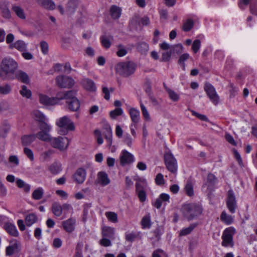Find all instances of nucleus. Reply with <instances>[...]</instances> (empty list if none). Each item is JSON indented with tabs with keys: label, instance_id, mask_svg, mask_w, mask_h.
I'll return each mask as SVG.
<instances>
[{
	"label": "nucleus",
	"instance_id": "nucleus-26",
	"mask_svg": "<svg viewBox=\"0 0 257 257\" xmlns=\"http://www.w3.org/2000/svg\"><path fill=\"white\" fill-rule=\"evenodd\" d=\"M12 10L19 18L22 20L26 19V17L25 13L21 7L16 5H13L12 6Z\"/></svg>",
	"mask_w": 257,
	"mask_h": 257
},
{
	"label": "nucleus",
	"instance_id": "nucleus-59",
	"mask_svg": "<svg viewBox=\"0 0 257 257\" xmlns=\"http://www.w3.org/2000/svg\"><path fill=\"white\" fill-rule=\"evenodd\" d=\"M40 128L41 131H44L49 133L52 128V127L50 124H48L45 121H43L41 122V124H40Z\"/></svg>",
	"mask_w": 257,
	"mask_h": 257
},
{
	"label": "nucleus",
	"instance_id": "nucleus-21",
	"mask_svg": "<svg viewBox=\"0 0 257 257\" xmlns=\"http://www.w3.org/2000/svg\"><path fill=\"white\" fill-rule=\"evenodd\" d=\"M11 130V125L7 120H4L0 123V138H5Z\"/></svg>",
	"mask_w": 257,
	"mask_h": 257
},
{
	"label": "nucleus",
	"instance_id": "nucleus-35",
	"mask_svg": "<svg viewBox=\"0 0 257 257\" xmlns=\"http://www.w3.org/2000/svg\"><path fill=\"white\" fill-rule=\"evenodd\" d=\"M220 220L225 224L229 225L233 222L234 218L233 216L227 214L226 212L224 211L221 214Z\"/></svg>",
	"mask_w": 257,
	"mask_h": 257
},
{
	"label": "nucleus",
	"instance_id": "nucleus-36",
	"mask_svg": "<svg viewBox=\"0 0 257 257\" xmlns=\"http://www.w3.org/2000/svg\"><path fill=\"white\" fill-rule=\"evenodd\" d=\"M197 225V224L196 223H192L188 227L182 228L179 232V236H186L190 234Z\"/></svg>",
	"mask_w": 257,
	"mask_h": 257
},
{
	"label": "nucleus",
	"instance_id": "nucleus-41",
	"mask_svg": "<svg viewBox=\"0 0 257 257\" xmlns=\"http://www.w3.org/2000/svg\"><path fill=\"white\" fill-rule=\"evenodd\" d=\"M104 136L108 145L110 146L112 145V132L110 127L106 129L104 133Z\"/></svg>",
	"mask_w": 257,
	"mask_h": 257
},
{
	"label": "nucleus",
	"instance_id": "nucleus-39",
	"mask_svg": "<svg viewBox=\"0 0 257 257\" xmlns=\"http://www.w3.org/2000/svg\"><path fill=\"white\" fill-rule=\"evenodd\" d=\"M37 220V217L34 213H31L26 216L25 222L28 226H31Z\"/></svg>",
	"mask_w": 257,
	"mask_h": 257
},
{
	"label": "nucleus",
	"instance_id": "nucleus-57",
	"mask_svg": "<svg viewBox=\"0 0 257 257\" xmlns=\"http://www.w3.org/2000/svg\"><path fill=\"white\" fill-rule=\"evenodd\" d=\"M201 47V42L199 40L196 39L193 42L192 45V50L194 53H197Z\"/></svg>",
	"mask_w": 257,
	"mask_h": 257
},
{
	"label": "nucleus",
	"instance_id": "nucleus-52",
	"mask_svg": "<svg viewBox=\"0 0 257 257\" xmlns=\"http://www.w3.org/2000/svg\"><path fill=\"white\" fill-rule=\"evenodd\" d=\"M123 113V110L121 108H116L111 111L109 113L110 117L115 119L117 116L121 115Z\"/></svg>",
	"mask_w": 257,
	"mask_h": 257
},
{
	"label": "nucleus",
	"instance_id": "nucleus-48",
	"mask_svg": "<svg viewBox=\"0 0 257 257\" xmlns=\"http://www.w3.org/2000/svg\"><path fill=\"white\" fill-rule=\"evenodd\" d=\"M190 56L188 53H184L180 56L179 60L178 63L182 65V69L183 70H185V61L189 59Z\"/></svg>",
	"mask_w": 257,
	"mask_h": 257
},
{
	"label": "nucleus",
	"instance_id": "nucleus-55",
	"mask_svg": "<svg viewBox=\"0 0 257 257\" xmlns=\"http://www.w3.org/2000/svg\"><path fill=\"white\" fill-rule=\"evenodd\" d=\"M102 45L105 48L108 49L111 46V42L109 38L106 36H102L100 38Z\"/></svg>",
	"mask_w": 257,
	"mask_h": 257
},
{
	"label": "nucleus",
	"instance_id": "nucleus-19",
	"mask_svg": "<svg viewBox=\"0 0 257 257\" xmlns=\"http://www.w3.org/2000/svg\"><path fill=\"white\" fill-rule=\"evenodd\" d=\"M10 49L15 48L18 51L23 52L27 51L28 48V43L23 40H19L15 41L13 44L9 45Z\"/></svg>",
	"mask_w": 257,
	"mask_h": 257
},
{
	"label": "nucleus",
	"instance_id": "nucleus-11",
	"mask_svg": "<svg viewBox=\"0 0 257 257\" xmlns=\"http://www.w3.org/2000/svg\"><path fill=\"white\" fill-rule=\"evenodd\" d=\"M120 163L121 166L129 165L135 161L134 155L126 150H123L119 156Z\"/></svg>",
	"mask_w": 257,
	"mask_h": 257
},
{
	"label": "nucleus",
	"instance_id": "nucleus-17",
	"mask_svg": "<svg viewBox=\"0 0 257 257\" xmlns=\"http://www.w3.org/2000/svg\"><path fill=\"white\" fill-rule=\"evenodd\" d=\"M73 94V90H70L66 92H60L57 93L56 96L55 97H53V99H54V105L58 104L60 100L62 99H65L66 101L68 99L70 98V97L72 96Z\"/></svg>",
	"mask_w": 257,
	"mask_h": 257
},
{
	"label": "nucleus",
	"instance_id": "nucleus-40",
	"mask_svg": "<svg viewBox=\"0 0 257 257\" xmlns=\"http://www.w3.org/2000/svg\"><path fill=\"white\" fill-rule=\"evenodd\" d=\"M44 189L42 187H38L35 189L32 194V198L35 200H40L44 194Z\"/></svg>",
	"mask_w": 257,
	"mask_h": 257
},
{
	"label": "nucleus",
	"instance_id": "nucleus-3",
	"mask_svg": "<svg viewBox=\"0 0 257 257\" xmlns=\"http://www.w3.org/2000/svg\"><path fill=\"white\" fill-rule=\"evenodd\" d=\"M56 123L59 127L58 134L61 135H66L69 131L75 130L74 123L68 116H64L58 119Z\"/></svg>",
	"mask_w": 257,
	"mask_h": 257
},
{
	"label": "nucleus",
	"instance_id": "nucleus-14",
	"mask_svg": "<svg viewBox=\"0 0 257 257\" xmlns=\"http://www.w3.org/2000/svg\"><path fill=\"white\" fill-rule=\"evenodd\" d=\"M86 177V171L83 168H78L73 175L74 181L78 184H82L85 180Z\"/></svg>",
	"mask_w": 257,
	"mask_h": 257
},
{
	"label": "nucleus",
	"instance_id": "nucleus-51",
	"mask_svg": "<svg viewBox=\"0 0 257 257\" xmlns=\"http://www.w3.org/2000/svg\"><path fill=\"white\" fill-rule=\"evenodd\" d=\"M166 90L169 94V98L173 101H177L179 99V95L174 91L169 89L166 88Z\"/></svg>",
	"mask_w": 257,
	"mask_h": 257
},
{
	"label": "nucleus",
	"instance_id": "nucleus-49",
	"mask_svg": "<svg viewBox=\"0 0 257 257\" xmlns=\"http://www.w3.org/2000/svg\"><path fill=\"white\" fill-rule=\"evenodd\" d=\"M102 93L104 94V98L107 100H109L110 99V93L113 92L114 91V89L112 87L110 88H108L106 86H102Z\"/></svg>",
	"mask_w": 257,
	"mask_h": 257
},
{
	"label": "nucleus",
	"instance_id": "nucleus-38",
	"mask_svg": "<svg viewBox=\"0 0 257 257\" xmlns=\"http://www.w3.org/2000/svg\"><path fill=\"white\" fill-rule=\"evenodd\" d=\"M36 137L39 140L46 142H50V140L52 139L49 133L44 131H40L38 132L36 136Z\"/></svg>",
	"mask_w": 257,
	"mask_h": 257
},
{
	"label": "nucleus",
	"instance_id": "nucleus-31",
	"mask_svg": "<svg viewBox=\"0 0 257 257\" xmlns=\"http://www.w3.org/2000/svg\"><path fill=\"white\" fill-rule=\"evenodd\" d=\"M49 170L53 175H57L62 170V165L59 162H54L49 167Z\"/></svg>",
	"mask_w": 257,
	"mask_h": 257
},
{
	"label": "nucleus",
	"instance_id": "nucleus-8",
	"mask_svg": "<svg viewBox=\"0 0 257 257\" xmlns=\"http://www.w3.org/2000/svg\"><path fill=\"white\" fill-rule=\"evenodd\" d=\"M164 160L167 169L173 173H176L177 171V162L171 153H166L164 155Z\"/></svg>",
	"mask_w": 257,
	"mask_h": 257
},
{
	"label": "nucleus",
	"instance_id": "nucleus-53",
	"mask_svg": "<svg viewBox=\"0 0 257 257\" xmlns=\"http://www.w3.org/2000/svg\"><path fill=\"white\" fill-rule=\"evenodd\" d=\"M76 8L75 2L71 1L68 2L67 8V12L69 14H72L74 12Z\"/></svg>",
	"mask_w": 257,
	"mask_h": 257
},
{
	"label": "nucleus",
	"instance_id": "nucleus-10",
	"mask_svg": "<svg viewBox=\"0 0 257 257\" xmlns=\"http://www.w3.org/2000/svg\"><path fill=\"white\" fill-rule=\"evenodd\" d=\"M56 82L58 86L61 88L72 87L75 83L74 80L69 76H59L56 78Z\"/></svg>",
	"mask_w": 257,
	"mask_h": 257
},
{
	"label": "nucleus",
	"instance_id": "nucleus-62",
	"mask_svg": "<svg viewBox=\"0 0 257 257\" xmlns=\"http://www.w3.org/2000/svg\"><path fill=\"white\" fill-rule=\"evenodd\" d=\"M40 47L41 51L43 53V54L46 55L48 53L49 46L46 42L42 41L40 43Z\"/></svg>",
	"mask_w": 257,
	"mask_h": 257
},
{
	"label": "nucleus",
	"instance_id": "nucleus-37",
	"mask_svg": "<svg viewBox=\"0 0 257 257\" xmlns=\"http://www.w3.org/2000/svg\"><path fill=\"white\" fill-rule=\"evenodd\" d=\"M33 117L38 121H45L46 118L44 114L38 110H34L32 112Z\"/></svg>",
	"mask_w": 257,
	"mask_h": 257
},
{
	"label": "nucleus",
	"instance_id": "nucleus-12",
	"mask_svg": "<svg viewBox=\"0 0 257 257\" xmlns=\"http://www.w3.org/2000/svg\"><path fill=\"white\" fill-rule=\"evenodd\" d=\"M226 205L230 213H234L235 212L237 208V204L235 196L232 190H229L228 192Z\"/></svg>",
	"mask_w": 257,
	"mask_h": 257
},
{
	"label": "nucleus",
	"instance_id": "nucleus-27",
	"mask_svg": "<svg viewBox=\"0 0 257 257\" xmlns=\"http://www.w3.org/2000/svg\"><path fill=\"white\" fill-rule=\"evenodd\" d=\"M115 229L113 227L106 226L103 228L102 235L103 237L109 238L110 239L114 238Z\"/></svg>",
	"mask_w": 257,
	"mask_h": 257
},
{
	"label": "nucleus",
	"instance_id": "nucleus-47",
	"mask_svg": "<svg viewBox=\"0 0 257 257\" xmlns=\"http://www.w3.org/2000/svg\"><path fill=\"white\" fill-rule=\"evenodd\" d=\"M186 194L191 197L194 195V190L192 183L188 181L185 187Z\"/></svg>",
	"mask_w": 257,
	"mask_h": 257
},
{
	"label": "nucleus",
	"instance_id": "nucleus-4",
	"mask_svg": "<svg viewBox=\"0 0 257 257\" xmlns=\"http://www.w3.org/2000/svg\"><path fill=\"white\" fill-rule=\"evenodd\" d=\"M136 65L132 61L119 62L115 66L116 72L123 77H128L136 71Z\"/></svg>",
	"mask_w": 257,
	"mask_h": 257
},
{
	"label": "nucleus",
	"instance_id": "nucleus-50",
	"mask_svg": "<svg viewBox=\"0 0 257 257\" xmlns=\"http://www.w3.org/2000/svg\"><path fill=\"white\" fill-rule=\"evenodd\" d=\"M122 142L128 147H131L133 144V139L129 134L126 133L122 137Z\"/></svg>",
	"mask_w": 257,
	"mask_h": 257
},
{
	"label": "nucleus",
	"instance_id": "nucleus-43",
	"mask_svg": "<svg viewBox=\"0 0 257 257\" xmlns=\"http://www.w3.org/2000/svg\"><path fill=\"white\" fill-rule=\"evenodd\" d=\"M140 107L141 109L142 114H143L144 118L147 121L150 120L151 117L150 116V114H149L147 108L145 107V106L143 103L142 100L140 101Z\"/></svg>",
	"mask_w": 257,
	"mask_h": 257
},
{
	"label": "nucleus",
	"instance_id": "nucleus-7",
	"mask_svg": "<svg viewBox=\"0 0 257 257\" xmlns=\"http://www.w3.org/2000/svg\"><path fill=\"white\" fill-rule=\"evenodd\" d=\"M72 210V206L67 203H64L63 205L55 202L52 206V211L54 215L56 217H60L63 211L64 214L68 213L70 210Z\"/></svg>",
	"mask_w": 257,
	"mask_h": 257
},
{
	"label": "nucleus",
	"instance_id": "nucleus-32",
	"mask_svg": "<svg viewBox=\"0 0 257 257\" xmlns=\"http://www.w3.org/2000/svg\"><path fill=\"white\" fill-rule=\"evenodd\" d=\"M36 139V135L35 134H31L23 136L21 138L22 143L23 146L30 145Z\"/></svg>",
	"mask_w": 257,
	"mask_h": 257
},
{
	"label": "nucleus",
	"instance_id": "nucleus-20",
	"mask_svg": "<svg viewBox=\"0 0 257 257\" xmlns=\"http://www.w3.org/2000/svg\"><path fill=\"white\" fill-rule=\"evenodd\" d=\"M97 182L103 186L107 185L110 183V179L108 175L104 172H99L97 174Z\"/></svg>",
	"mask_w": 257,
	"mask_h": 257
},
{
	"label": "nucleus",
	"instance_id": "nucleus-63",
	"mask_svg": "<svg viewBox=\"0 0 257 257\" xmlns=\"http://www.w3.org/2000/svg\"><path fill=\"white\" fill-rule=\"evenodd\" d=\"M99 244L104 247L110 246L112 245L110 240L105 237H103V238L100 240Z\"/></svg>",
	"mask_w": 257,
	"mask_h": 257
},
{
	"label": "nucleus",
	"instance_id": "nucleus-60",
	"mask_svg": "<svg viewBox=\"0 0 257 257\" xmlns=\"http://www.w3.org/2000/svg\"><path fill=\"white\" fill-rule=\"evenodd\" d=\"M11 220L5 215H0V225L4 228V226L6 225Z\"/></svg>",
	"mask_w": 257,
	"mask_h": 257
},
{
	"label": "nucleus",
	"instance_id": "nucleus-18",
	"mask_svg": "<svg viewBox=\"0 0 257 257\" xmlns=\"http://www.w3.org/2000/svg\"><path fill=\"white\" fill-rule=\"evenodd\" d=\"M10 235L17 237L19 235V231L14 222L11 220L3 228Z\"/></svg>",
	"mask_w": 257,
	"mask_h": 257
},
{
	"label": "nucleus",
	"instance_id": "nucleus-42",
	"mask_svg": "<svg viewBox=\"0 0 257 257\" xmlns=\"http://www.w3.org/2000/svg\"><path fill=\"white\" fill-rule=\"evenodd\" d=\"M20 93L23 97L27 98H30L32 96L31 91L28 89L27 86L25 85L22 86L21 90L20 91Z\"/></svg>",
	"mask_w": 257,
	"mask_h": 257
},
{
	"label": "nucleus",
	"instance_id": "nucleus-23",
	"mask_svg": "<svg viewBox=\"0 0 257 257\" xmlns=\"http://www.w3.org/2000/svg\"><path fill=\"white\" fill-rule=\"evenodd\" d=\"M15 79L16 78L22 83L28 84L30 79L28 75L22 70L17 71L14 73Z\"/></svg>",
	"mask_w": 257,
	"mask_h": 257
},
{
	"label": "nucleus",
	"instance_id": "nucleus-58",
	"mask_svg": "<svg viewBox=\"0 0 257 257\" xmlns=\"http://www.w3.org/2000/svg\"><path fill=\"white\" fill-rule=\"evenodd\" d=\"M193 26V22L192 20H187L184 24L183 29L185 32L190 31Z\"/></svg>",
	"mask_w": 257,
	"mask_h": 257
},
{
	"label": "nucleus",
	"instance_id": "nucleus-15",
	"mask_svg": "<svg viewBox=\"0 0 257 257\" xmlns=\"http://www.w3.org/2000/svg\"><path fill=\"white\" fill-rule=\"evenodd\" d=\"M80 84L83 88L89 92H95L97 90V87L95 82L88 78H83L80 81Z\"/></svg>",
	"mask_w": 257,
	"mask_h": 257
},
{
	"label": "nucleus",
	"instance_id": "nucleus-5",
	"mask_svg": "<svg viewBox=\"0 0 257 257\" xmlns=\"http://www.w3.org/2000/svg\"><path fill=\"white\" fill-rule=\"evenodd\" d=\"M70 140L66 137L52 138L50 140L51 146L61 152L65 151L68 148Z\"/></svg>",
	"mask_w": 257,
	"mask_h": 257
},
{
	"label": "nucleus",
	"instance_id": "nucleus-16",
	"mask_svg": "<svg viewBox=\"0 0 257 257\" xmlns=\"http://www.w3.org/2000/svg\"><path fill=\"white\" fill-rule=\"evenodd\" d=\"M70 98L68 99L66 103L68 105L69 109L73 111H76L80 107V102L78 99L76 97V92L73 91V94Z\"/></svg>",
	"mask_w": 257,
	"mask_h": 257
},
{
	"label": "nucleus",
	"instance_id": "nucleus-45",
	"mask_svg": "<svg viewBox=\"0 0 257 257\" xmlns=\"http://www.w3.org/2000/svg\"><path fill=\"white\" fill-rule=\"evenodd\" d=\"M105 215L108 220L113 223H116L117 222V215L114 212H106Z\"/></svg>",
	"mask_w": 257,
	"mask_h": 257
},
{
	"label": "nucleus",
	"instance_id": "nucleus-30",
	"mask_svg": "<svg viewBox=\"0 0 257 257\" xmlns=\"http://www.w3.org/2000/svg\"><path fill=\"white\" fill-rule=\"evenodd\" d=\"M129 113L133 123L137 124L140 119V113L139 110L131 108L129 110Z\"/></svg>",
	"mask_w": 257,
	"mask_h": 257
},
{
	"label": "nucleus",
	"instance_id": "nucleus-24",
	"mask_svg": "<svg viewBox=\"0 0 257 257\" xmlns=\"http://www.w3.org/2000/svg\"><path fill=\"white\" fill-rule=\"evenodd\" d=\"M39 102L42 104L45 105H54V99L53 97H49L46 95L43 94H39Z\"/></svg>",
	"mask_w": 257,
	"mask_h": 257
},
{
	"label": "nucleus",
	"instance_id": "nucleus-1",
	"mask_svg": "<svg viewBox=\"0 0 257 257\" xmlns=\"http://www.w3.org/2000/svg\"><path fill=\"white\" fill-rule=\"evenodd\" d=\"M18 67L17 62L13 58H3L0 65V76L4 80L14 79V73Z\"/></svg>",
	"mask_w": 257,
	"mask_h": 257
},
{
	"label": "nucleus",
	"instance_id": "nucleus-9",
	"mask_svg": "<svg viewBox=\"0 0 257 257\" xmlns=\"http://www.w3.org/2000/svg\"><path fill=\"white\" fill-rule=\"evenodd\" d=\"M204 90L212 103L215 105L219 102V97L215 88L210 83H206Z\"/></svg>",
	"mask_w": 257,
	"mask_h": 257
},
{
	"label": "nucleus",
	"instance_id": "nucleus-44",
	"mask_svg": "<svg viewBox=\"0 0 257 257\" xmlns=\"http://www.w3.org/2000/svg\"><path fill=\"white\" fill-rule=\"evenodd\" d=\"M149 46L145 42H142L137 45V49L142 54H146L149 50Z\"/></svg>",
	"mask_w": 257,
	"mask_h": 257
},
{
	"label": "nucleus",
	"instance_id": "nucleus-6",
	"mask_svg": "<svg viewBox=\"0 0 257 257\" xmlns=\"http://www.w3.org/2000/svg\"><path fill=\"white\" fill-rule=\"evenodd\" d=\"M235 233V229L233 227L226 228L222 235V241L221 245L224 247H232L233 246V236Z\"/></svg>",
	"mask_w": 257,
	"mask_h": 257
},
{
	"label": "nucleus",
	"instance_id": "nucleus-34",
	"mask_svg": "<svg viewBox=\"0 0 257 257\" xmlns=\"http://www.w3.org/2000/svg\"><path fill=\"white\" fill-rule=\"evenodd\" d=\"M110 13L113 19H117L121 16V9L116 6H112L110 8Z\"/></svg>",
	"mask_w": 257,
	"mask_h": 257
},
{
	"label": "nucleus",
	"instance_id": "nucleus-64",
	"mask_svg": "<svg viewBox=\"0 0 257 257\" xmlns=\"http://www.w3.org/2000/svg\"><path fill=\"white\" fill-rule=\"evenodd\" d=\"M9 161L14 166H17L19 164V160L18 157L16 155L10 156L9 158Z\"/></svg>",
	"mask_w": 257,
	"mask_h": 257
},
{
	"label": "nucleus",
	"instance_id": "nucleus-61",
	"mask_svg": "<svg viewBox=\"0 0 257 257\" xmlns=\"http://www.w3.org/2000/svg\"><path fill=\"white\" fill-rule=\"evenodd\" d=\"M24 154L27 156V157L31 161H33L34 160V154L32 150L30 149L25 147L24 149Z\"/></svg>",
	"mask_w": 257,
	"mask_h": 257
},
{
	"label": "nucleus",
	"instance_id": "nucleus-54",
	"mask_svg": "<svg viewBox=\"0 0 257 257\" xmlns=\"http://www.w3.org/2000/svg\"><path fill=\"white\" fill-rule=\"evenodd\" d=\"M152 257H168L167 254L161 249L154 250L152 253Z\"/></svg>",
	"mask_w": 257,
	"mask_h": 257
},
{
	"label": "nucleus",
	"instance_id": "nucleus-28",
	"mask_svg": "<svg viewBox=\"0 0 257 257\" xmlns=\"http://www.w3.org/2000/svg\"><path fill=\"white\" fill-rule=\"evenodd\" d=\"M142 228L143 229H150L152 226L151 217L149 213L145 215L141 221Z\"/></svg>",
	"mask_w": 257,
	"mask_h": 257
},
{
	"label": "nucleus",
	"instance_id": "nucleus-46",
	"mask_svg": "<svg viewBox=\"0 0 257 257\" xmlns=\"http://www.w3.org/2000/svg\"><path fill=\"white\" fill-rule=\"evenodd\" d=\"M11 90L12 88L8 84L0 85V94H8L11 92Z\"/></svg>",
	"mask_w": 257,
	"mask_h": 257
},
{
	"label": "nucleus",
	"instance_id": "nucleus-22",
	"mask_svg": "<svg viewBox=\"0 0 257 257\" xmlns=\"http://www.w3.org/2000/svg\"><path fill=\"white\" fill-rule=\"evenodd\" d=\"M20 245V242L17 240L12 241L6 248V252L7 255H12L15 252H17Z\"/></svg>",
	"mask_w": 257,
	"mask_h": 257
},
{
	"label": "nucleus",
	"instance_id": "nucleus-25",
	"mask_svg": "<svg viewBox=\"0 0 257 257\" xmlns=\"http://www.w3.org/2000/svg\"><path fill=\"white\" fill-rule=\"evenodd\" d=\"M37 2L40 6L48 10H53L55 8V4L51 0H37Z\"/></svg>",
	"mask_w": 257,
	"mask_h": 257
},
{
	"label": "nucleus",
	"instance_id": "nucleus-33",
	"mask_svg": "<svg viewBox=\"0 0 257 257\" xmlns=\"http://www.w3.org/2000/svg\"><path fill=\"white\" fill-rule=\"evenodd\" d=\"M136 188L140 200L142 202H144L146 199V194L141 185L140 183H136Z\"/></svg>",
	"mask_w": 257,
	"mask_h": 257
},
{
	"label": "nucleus",
	"instance_id": "nucleus-13",
	"mask_svg": "<svg viewBox=\"0 0 257 257\" xmlns=\"http://www.w3.org/2000/svg\"><path fill=\"white\" fill-rule=\"evenodd\" d=\"M76 220L74 217H70L62 222L63 229L68 233H72L75 229Z\"/></svg>",
	"mask_w": 257,
	"mask_h": 257
},
{
	"label": "nucleus",
	"instance_id": "nucleus-29",
	"mask_svg": "<svg viewBox=\"0 0 257 257\" xmlns=\"http://www.w3.org/2000/svg\"><path fill=\"white\" fill-rule=\"evenodd\" d=\"M216 182V178L211 173H209L207 178V182L203 185V187H206L207 190H210Z\"/></svg>",
	"mask_w": 257,
	"mask_h": 257
},
{
	"label": "nucleus",
	"instance_id": "nucleus-56",
	"mask_svg": "<svg viewBox=\"0 0 257 257\" xmlns=\"http://www.w3.org/2000/svg\"><path fill=\"white\" fill-rule=\"evenodd\" d=\"M117 49L118 51H117L116 54L118 57H123L127 53L126 48L121 45H118Z\"/></svg>",
	"mask_w": 257,
	"mask_h": 257
},
{
	"label": "nucleus",
	"instance_id": "nucleus-2",
	"mask_svg": "<svg viewBox=\"0 0 257 257\" xmlns=\"http://www.w3.org/2000/svg\"><path fill=\"white\" fill-rule=\"evenodd\" d=\"M203 211L201 204L196 202L185 203L181 209L183 216L188 221L198 217L202 214Z\"/></svg>",
	"mask_w": 257,
	"mask_h": 257
}]
</instances>
